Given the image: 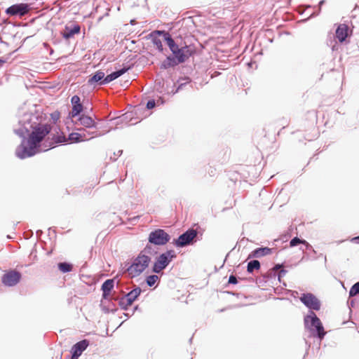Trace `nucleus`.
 I'll use <instances>...</instances> for the list:
<instances>
[{
  "mask_svg": "<svg viewBox=\"0 0 359 359\" xmlns=\"http://www.w3.org/2000/svg\"><path fill=\"white\" fill-rule=\"evenodd\" d=\"M18 123L13 126V133L21 138L15 149V156L25 159L37 154L40 143L51 133L53 126L45 123L46 116L36 109L18 112Z\"/></svg>",
  "mask_w": 359,
  "mask_h": 359,
  "instance_id": "nucleus-1",
  "label": "nucleus"
},
{
  "mask_svg": "<svg viewBox=\"0 0 359 359\" xmlns=\"http://www.w3.org/2000/svg\"><path fill=\"white\" fill-rule=\"evenodd\" d=\"M157 33L163 34V39L171 52V54L168 55L160 64V69L166 70L175 68L185 62L196 53L195 48L187 45L185 42L182 41L181 37L173 38L168 32H157Z\"/></svg>",
  "mask_w": 359,
  "mask_h": 359,
  "instance_id": "nucleus-2",
  "label": "nucleus"
},
{
  "mask_svg": "<svg viewBox=\"0 0 359 359\" xmlns=\"http://www.w3.org/2000/svg\"><path fill=\"white\" fill-rule=\"evenodd\" d=\"M305 330L309 332L310 337L317 339L320 342L325 338L327 332L320 319L315 312H308L304 317Z\"/></svg>",
  "mask_w": 359,
  "mask_h": 359,
  "instance_id": "nucleus-3",
  "label": "nucleus"
},
{
  "mask_svg": "<svg viewBox=\"0 0 359 359\" xmlns=\"http://www.w3.org/2000/svg\"><path fill=\"white\" fill-rule=\"evenodd\" d=\"M151 261L150 256L139 253L131 264L125 263V271L132 278L137 277L149 267Z\"/></svg>",
  "mask_w": 359,
  "mask_h": 359,
  "instance_id": "nucleus-4",
  "label": "nucleus"
},
{
  "mask_svg": "<svg viewBox=\"0 0 359 359\" xmlns=\"http://www.w3.org/2000/svg\"><path fill=\"white\" fill-rule=\"evenodd\" d=\"M177 255L173 250H168L156 257L151 271L160 273L165 270Z\"/></svg>",
  "mask_w": 359,
  "mask_h": 359,
  "instance_id": "nucleus-5",
  "label": "nucleus"
},
{
  "mask_svg": "<svg viewBox=\"0 0 359 359\" xmlns=\"http://www.w3.org/2000/svg\"><path fill=\"white\" fill-rule=\"evenodd\" d=\"M197 235V229L189 228L180 234L177 238H174L172 243L177 248L191 245L196 242Z\"/></svg>",
  "mask_w": 359,
  "mask_h": 359,
  "instance_id": "nucleus-6",
  "label": "nucleus"
},
{
  "mask_svg": "<svg viewBox=\"0 0 359 359\" xmlns=\"http://www.w3.org/2000/svg\"><path fill=\"white\" fill-rule=\"evenodd\" d=\"M67 142V138L62 133L61 135H55L50 133L40 143V147L37 154L42 151H47L55 148L57 144H65Z\"/></svg>",
  "mask_w": 359,
  "mask_h": 359,
  "instance_id": "nucleus-7",
  "label": "nucleus"
},
{
  "mask_svg": "<svg viewBox=\"0 0 359 359\" xmlns=\"http://www.w3.org/2000/svg\"><path fill=\"white\" fill-rule=\"evenodd\" d=\"M171 236L162 229H155L148 235L147 241L154 246H163L170 242Z\"/></svg>",
  "mask_w": 359,
  "mask_h": 359,
  "instance_id": "nucleus-8",
  "label": "nucleus"
},
{
  "mask_svg": "<svg viewBox=\"0 0 359 359\" xmlns=\"http://www.w3.org/2000/svg\"><path fill=\"white\" fill-rule=\"evenodd\" d=\"M77 130L79 133L72 132L69 134L67 141L70 143H79L100 135V133L97 130L90 132L83 128H79Z\"/></svg>",
  "mask_w": 359,
  "mask_h": 359,
  "instance_id": "nucleus-9",
  "label": "nucleus"
},
{
  "mask_svg": "<svg viewBox=\"0 0 359 359\" xmlns=\"http://www.w3.org/2000/svg\"><path fill=\"white\" fill-rule=\"evenodd\" d=\"M299 300L309 309L308 312L318 311L321 308L320 299L311 292L302 293Z\"/></svg>",
  "mask_w": 359,
  "mask_h": 359,
  "instance_id": "nucleus-10",
  "label": "nucleus"
},
{
  "mask_svg": "<svg viewBox=\"0 0 359 359\" xmlns=\"http://www.w3.org/2000/svg\"><path fill=\"white\" fill-rule=\"evenodd\" d=\"M31 6L26 3L13 4L6 9V13L9 16L22 17L31 10Z\"/></svg>",
  "mask_w": 359,
  "mask_h": 359,
  "instance_id": "nucleus-11",
  "label": "nucleus"
},
{
  "mask_svg": "<svg viewBox=\"0 0 359 359\" xmlns=\"http://www.w3.org/2000/svg\"><path fill=\"white\" fill-rule=\"evenodd\" d=\"M22 274L17 270H9L1 277L2 283L8 287L16 285L21 280Z\"/></svg>",
  "mask_w": 359,
  "mask_h": 359,
  "instance_id": "nucleus-12",
  "label": "nucleus"
},
{
  "mask_svg": "<svg viewBox=\"0 0 359 359\" xmlns=\"http://www.w3.org/2000/svg\"><path fill=\"white\" fill-rule=\"evenodd\" d=\"M90 342L88 339H85L76 342L71 348V358L78 359L82 353L88 348Z\"/></svg>",
  "mask_w": 359,
  "mask_h": 359,
  "instance_id": "nucleus-13",
  "label": "nucleus"
},
{
  "mask_svg": "<svg viewBox=\"0 0 359 359\" xmlns=\"http://www.w3.org/2000/svg\"><path fill=\"white\" fill-rule=\"evenodd\" d=\"M72 111L69 113L68 117L69 118H74L80 115L83 111V105L81 102V99L79 95H74L71 98Z\"/></svg>",
  "mask_w": 359,
  "mask_h": 359,
  "instance_id": "nucleus-14",
  "label": "nucleus"
},
{
  "mask_svg": "<svg viewBox=\"0 0 359 359\" xmlns=\"http://www.w3.org/2000/svg\"><path fill=\"white\" fill-rule=\"evenodd\" d=\"M81 32V26L77 23L66 25L63 31L61 32L62 37L68 40L72 38L75 34H79Z\"/></svg>",
  "mask_w": 359,
  "mask_h": 359,
  "instance_id": "nucleus-15",
  "label": "nucleus"
},
{
  "mask_svg": "<svg viewBox=\"0 0 359 359\" xmlns=\"http://www.w3.org/2000/svg\"><path fill=\"white\" fill-rule=\"evenodd\" d=\"M133 66V65H123L122 68H121V69H119L118 70H116V71L111 72L109 74H107L105 76V79H104L105 84H108L110 82H111V81H114L115 79H118V77L121 76L125 73H126L130 69H131Z\"/></svg>",
  "mask_w": 359,
  "mask_h": 359,
  "instance_id": "nucleus-16",
  "label": "nucleus"
},
{
  "mask_svg": "<svg viewBox=\"0 0 359 359\" xmlns=\"http://www.w3.org/2000/svg\"><path fill=\"white\" fill-rule=\"evenodd\" d=\"M113 299L114 300V298L112 299L111 297H110V296L109 297V299H104L102 298V299L100 301V306L101 308V310L104 313H114L115 312L117 311L118 309H117L116 304L113 302Z\"/></svg>",
  "mask_w": 359,
  "mask_h": 359,
  "instance_id": "nucleus-17",
  "label": "nucleus"
},
{
  "mask_svg": "<svg viewBox=\"0 0 359 359\" xmlns=\"http://www.w3.org/2000/svg\"><path fill=\"white\" fill-rule=\"evenodd\" d=\"M105 74L101 70L95 72L88 80V84L90 86H104L105 84Z\"/></svg>",
  "mask_w": 359,
  "mask_h": 359,
  "instance_id": "nucleus-18",
  "label": "nucleus"
},
{
  "mask_svg": "<svg viewBox=\"0 0 359 359\" xmlns=\"http://www.w3.org/2000/svg\"><path fill=\"white\" fill-rule=\"evenodd\" d=\"M114 287V279L109 278L107 279L103 282L101 285V290L102 291V299H107L110 296L112 290Z\"/></svg>",
  "mask_w": 359,
  "mask_h": 359,
  "instance_id": "nucleus-19",
  "label": "nucleus"
},
{
  "mask_svg": "<svg viewBox=\"0 0 359 359\" xmlns=\"http://www.w3.org/2000/svg\"><path fill=\"white\" fill-rule=\"evenodd\" d=\"M337 39L340 43H344L348 36V27L346 24H339L335 31Z\"/></svg>",
  "mask_w": 359,
  "mask_h": 359,
  "instance_id": "nucleus-20",
  "label": "nucleus"
},
{
  "mask_svg": "<svg viewBox=\"0 0 359 359\" xmlns=\"http://www.w3.org/2000/svg\"><path fill=\"white\" fill-rule=\"evenodd\" d=\"M274 248H268V247H260L255 248L253 250L248 256V258L255 257L260 258L262 257L270 255L273 252Z\"/></svg>",
  "mask_w": 359,
  "mask_h": 359,
  "instance_id": "nucleus-21",
  "label": "nucleus"
},
{
  "mask_svg": "<svg viewBox=\"0 0 359 359\" xmlns=\"http://www.w3.org/2000/svg\"><path fill=\"white\" fill-rule=\"evenodd\" d=\"M157 32H166V31L165 30H156V31L152 32L149 35L150 38L151 39V42L156 47V49L159 52L163 53L164 49L163 47L162 41L159 39V36L163 37V34H158Z\"/></svg>",
  "mask_w": 359,
  "mask_h": 359,
  "instance_id": "nucleus-22",
  "label": "nucleus"
},
{
  "mask_svg": "<svg viewBox=\"0 0 359 359\" xmlns=\"http://www.w3.org/2000/svg\"><path fill=\"white\" fill-rule=\"evenodd\" d=\"M78 121L81 126L87 128H95L97 127L96 122L89 116L80 115L78 118Z\"/></svg>",
  "mask_w": 359,
  "mask_h": 359,
  "instance_id": "nucleus-23",
  "label": "nucleus"
},
{
  "mask_svg": "<svg viewBox=\"0 0 359 359\" xmlns=\"http://www.w3.org/2000/svg\"><path fill=\"white\" fill-rule=\"evenodd\" d=\"M142 292V289L140 287H135L133 290L126 293L123 297L125 300L128 301L132 304L138 298Z\"/></svg>",
  "mask_w": 359,
  "mask_h": 359,
  "instance_id": "nucleus-24",
  "label": "nucleus"
},
{
  "mask_svg": "<svg viewBox=\"0 0 359 359\" xmlns=\"http://www.w3.org/2000/svg\"><path fill=\"white\" fill-rule=\"evenodd\" d=\"M191 83V79L189 76L179 78L177 81V86L175 90H172V94L174 95L178 93L180 90H183L187 85H189Z\"/></svg>",
  "mask_w": 359,
  "mask_h": 359,
  "instance_id": "nucleus-25",
  "label": "nucleus"
},
{
  "mask_svg": "<svg viewBox=\"0 0 359 359\" xmlns=\"http://www.w3.org/2000/svg\"><path fill=\"white\" fill-rule=\"evenodd\" d=\"M153 243H151L147 241V243L146 244L145 247L140 251V253L143 254L144 255H156L158 254V251L155 250L154 248Z\"/></svg>",
  "mask_w": 359,
  "mask_h": 359,
  "instance_id": "nucleus-26",
  "label": "nucleus"
},
{
  "mask_svg": "<svg viewBox=\"0 0 359 359\" xmlns=\"http://www.w3.org/2000/svg\"><path fill=\"white\" fill-rule=\"evenodd\" d=\"M261 267L259 261L253 259L248 262L247 265V271L248 273H252L255 270H259Z\"/></svg>",
  "mask_w": 359,
  "mask_h": 359,
  "instance_id": "nucleus-27",
  "label": "nucleus"
},
{
  "mask_svg": "<svg viewBox=\"0 0 359 359\" xmlns=\"http://www.w3.org/2000/svg\"><path fill=\"white\" fill-rule=\"evenodd\" d=\"M57 268L62 273H69L72 271L73 264L69 262H62L57 264Z\"/></svg>",
  "mask_w": 359,
  "mask_h": 359,
  "instance_id": "nucleus-28",
  "label": "nucleus"
},
{
  "mask_svg": "<svg viewBox=\"0 0 359 359\" xmlns=\"http://www.w3.org/2000/svg\"><path fill=\"white\" fill-rule=\"evenodd\" d=\"M325 0H320L318 4V11L311 13L306 19L303 20V22H306L309 20L318 16L321 12V7L325 4Z\"/></svg>",
  "mask_w": 359,
  "mask_h": 359,
  "instance_id": "nucleus-29",
  "label": "nucleus"
},
{
  "mask_svg": "<svg viewBox=\"0 0 359 359\" xmlns=\"http://www.w3.org/2000/svg\"><path fill=\"white\" fill-rule=\"evenodd\" d=\"M131 116L132 114L130 113H126L120 116L115 118L114 120L116 121L115 123L116 125L123 123H128L129 119H131Z\"/></svg>",
  "mask_w": 359,
  "mask_h": 359,
  "instance_id": "nucleus-30",
  "label": "nucleus"
},
{
  "mask_svg": "<svg viewBox=\"0 0 359 359\" xmlns=\"http://www.w3.org/2000/svg\"><path fill=\"white\" fill-rule=\"evenodd\" d=\"M159 280V277L156 274L149 275L145 278V282L149 287H153Z\"/></svg>",
  "mask_w": 359,
  "mask_h": 359,
  "instance_id": "nucleus-31",
  "label": "nucleus"
},
{
  "mask_svg": "<svg viewBox=\"0 0 359 359\" xmlns=\"http://www.w3.org/2000/svg\"><path fill=\"white\" fill-rule=\"evenodd\" d=\"M114 300L118 301V305L120 308L124 311H127L128 309V307L132 305L130 302H128V301L125 300L123 297H114Z\"/></svg>",
  "mask_w": 359,
  "mask_h": 359,
  "instance_id": "nucleus-32",
  "label": "nucleus"
},
{
  "mask_svg": "<svg viewBox=\"0 0 359 359\" xmlns=\"http://www.w3.org/2000/svg\"><path fill=\"white\" fill-rule=\"evenodd\" d=\"M359 294V281L354 283L349 290V297H355Z\"/></svg>",
  "mask_w": 359,
  "mask_h": 359,
  "instance_id": "nucleus-33",
  "label": "nucleus"
},
{
  "mask_svg": "<svg viewBox=\"0 0 359 359\" xmlns=\"http://www.w3.org/2000/svg\"><path fill=\"white\" fill-rule=\"evenodd\" d=\"M304 239L299 238L297 236L294 237L291 239L290 241V247H295L298 245L299 244H302Z\"/></svg>",
  "mask_w": 359,
  "mask_h": 359,
  "instance_id": "nucleus-34",
  "label": "nucleus"
},
{
  "mask_svg": "<svg viewBox=\"0 0 359 359\" xmlns=\"http://www.w3.org/2000/svg\"><path fill=\"white\" fill-rule=\"evenodd\" d=\"M276 276V271L273 270V269H271L268 271V272L264 276V278L266 279H271L273 278H275Z\"/></svg>",
  "mask_w": 359,
  "mask_h": 359,
  "instance_id": "nucleus-35",
  "label": "nucleus"
},
{
  "mask_svg": "<svg viewBox=\"0 0 359 359\" xmlns=\"http://www.w3.org/2000/svg\"><path fill=\"white\" fill-rule=\"evenodd\" d=\"M156 106V102L154 99H150L147 102L146 108L147 109H152Z\"/></svg>",
  "mask_w": 359,
  "mask_h": 359,
  "instance_id": "nucleus-36",
  "label": "nucleus"
},
{
  "mask_svg": "<svg viewBox=\"0 0 359 359\" xmlns=\"http://www.w3.org/2000/svg\"><path fill=\"white\" fill-rule=\"evenodd\" d=\"M60 116V114L58 111H55L50 114L51 119L53 120V123H56Z\"/></svg>",
  "mask_w": 359,
  "mask_h": 359,
  "instance_id": "nucleus-37",
  "label": "nucleus"
},
{
  "mask_svg": "<svg viewBox=\"0 0 359 359\" xmlns=\"http://www.w3.org/2000/svg\"><path fill=\"white\" fill-rule=\"evenodd\" d=\"M238 283V278L234 275H230L229 277L228 284L236 285Z\"/></svg>",
  "mask_w": 359,
  "mask_h": 359,
  "instance_id": "nucleus-38",
  "label": "nucleus"
},
{
  "mask_svg": "<svg viewBox=\"0 0 359 359\" xmlns=\"http://www.w3.org/2000/svg\"><path fill=\"white\" fill-rule=\"evenodd\" d=\"M123 153V150H118L117 152L114 153V156H110V159L112 161H116L117 158L120 156Z\"/></svg>",
  "mask_w": 359,
  "mask_h": 359,
  "instance_id": "nucleus-39",
  "label": "nucleus"
},
{
  "mask_svg": "<svg viewBox=\"0 0 359 359\" xmlns=\"http://www.w3.org/2000/svg\"><path fill=\"white\" fill-rule=\"evenodd\" d=\"M287 271L285 269H283L279 271V273L278 274V280L280 283L281 282L282 277H283L287 273Z\"/></svg>",
  "mask_w": 359,
  "mask_h": 359,
  "instance_id": "nucleus-40",
  "label": "nucleus"
},
{
  "mask_svg": "<svg viewBox=\"0 0 359 359\" xmlns=\"http://www.w3.org/2000/svg\"><path fill=\"white\" fill-rule=\"evenodd\" d=\"M303 242L304 243H302V245L305 246L306 250H312L313 252H316L313 247L306 240H304Z\"/></svg>",
  "mask_w": 359,
  "mask_h": 359,
  "instance_id": "nucleus-41",
  "label": "nucleus"
},
{
  "mask_svg": "<svg viewBox=\"0 0 359 359\" xmlns=\"http://www.w3.org/2000/svg\"><path fill=\"white\" fill-rule=\"evenodd\" d=\"M9 57H0V67H1L6 62L8 61Z\"/></svg>",
  "mask_w": 359,
  "mask_h": 359,
  "instance_id": "nucleus-42",
  "label": "nucleus"
},
{
  "mask_svg": "<svg viewBox=\"0 0 359 359\" xmlns=\"http://www.w3.org/2000/svg\"><path fill=\"white\" fill-rule=\"evenodd\" d=\"M283 266V264H276L275 266L272 268L273 270L277 271L279 270L282 266Z\"/></svg>",
  "mask_w": 359,
  "mask_h": 359,
  "instance_id": "nucleus-43",
  "label": "nucleus"
},
{
  "mask_svg": "<svg viewBox=\"0 0 359 359\" xmlns=\"http://www.w3.org/2000/svg\"><path fill=\"white\" fill-rule=\"evenodd\" d=\"M347 304H348V307H349V309H350L351 307H353V306H354V305H355V302H354V300H353V299H352V300H348V302H347Z\"/></svg>",
  "mask_w": 359,
  "mask_h": 359,
  "instance_id": "nucleus-44",
  "label": "nucleus"
},
{
  "mask_svg": "<svg viewBox=\"0 0 359 359\" xmlns=\"http://www.w3.org/2000/svg\"><path fill=\"white\" fill-rule=\"evenodd\" d=\"M359 8V6H357V5L355 6V8H353V10L351 11V18H355V15L353 13H354V12L357 10V8Z\"/></svg>",
  "mask_w": 359,
  "mask_h": 359,
  "instance_id": "nucleus-45",
  "label": "nucleus"
},
{
  "mask_svg": "<svg viewBox=\"0 0 359 359\" xmlns=\"http://www.w3.org/2000/svg\"><path fill=\"white\" fill-rule=\"evenodd\" d=\"M352 241H353L356 243H359V236L353 238Z\"/></svg>",
  "mask_w": 359,
  "mask_h": 359,
  "instance_id": "nucleus-46",
  "label": "nucleus"
},
{
  "mask_svg": "<svg viewBox=\"0 0 359 359\" xmlns=\"http://www.w3.org/2000/svg\"><path fill=\"white\" fill-rule=\"evenodd\" d=\"M139 310V306L136 305L133 307V314L136 311Z\"/></svg>",
  "mask_w": 359,
  "mask_h": 359,
  "instance_id": "nucleus-47",
  "label": "nucleus"
},
{
  "mask_svg": "<svg viewBox=\"0 0 359 359\" xmlns=\"http://www.w3.org/2000/svg\"><path fill=\"white\" fill-rule=\"evenodd\" d=\"M225 292L227 293V294H231V295H236V296L238 295V293H235L233 292L226 291Z\"/></svg>",
  "mask_w": 359,
  "mask_h": 359,
  "instance_id": "nucleus-48",
  "label": "nucleus"
},
{
  "mask_svg": "<svg viewBox=\"0 0 359 359\" xmlns=\"http://www.w3.org/2000/svg\"><path fill=\"white\" fill-rule=\"evenodd\" d=\"M43 231L41 230H37L36 231V235L37 236H39L41 234H42Z\"/></svg>",
  "mask_w": 359,
  "mask_h": 359,
  "instance_id": "nucleus-49",
  "label": "nucleus"
},
{
  "mask_svg": "<svg viewBox=\"0 0 359 359\" xmlns=\"http://www.w3.org/2000/svg\"><path fill=\"white\" fill-rule=\"evenodd\" d=\"M123 315L127 318H128L130 316V315L128 313H123Z\"/></svg>",
  "mask_w": 359,
  "mask_h": 359,
  "instance_id": "nucleus-50",
  "label": "nucleus"
},
{
  "mask_svg": "<svg viewBox=\"0 0 359 359\" xmlns=\"http://www.w3.org/2000/svg\"><path fill=\"white\" fill-rule=\"evenodd\" d=\"M279 242H281L280 239H275L273 242V245L275 244V243H279Z\"/></svg>",
  "mask_w": 359,
  "mask_h": 359,
  "instance_id": "nucleus-51",
  "label": "nucleus"
},
{
  "mask_svg": "<svg viewBox=\"0 0 359 359\" xmlns=\"http://www.w3.org/2000/svg\"><path fill=\"white\" fill-rule=\"evenodd\" d=\"M305 11H306V10L301 11L299 9V13L300 15H303L305 13Z\"/></svg>",
  "mask_w": 359,
  "mask_h": 359,
  "instance_id": "nucleus-52",
  "label": "nucleus"
},
{
  "mask_svg": "<svg viewBox=\"0 0 359 359\" xmlns=\"http://www.w3.org/2000/svg\"><path fill=\"white\" fill-rule=\"evenodd\" d=\"M209 173H210V175H214L212 170H211V172H210Z\"/></svg>",
  "mask_w": 359,
  "mask_h": 359,
  "instance_id": "nucleus-53",
  "label": "nucleus"
},
{
  "mask_svg": "<svg viewBox=\"0 0 359 359\" xmlns=\"http://www.w3.org/2000/svg\"><path fill=\"white\" fill-rule=\"evenodd\" d=\"M311 7H312V6H311V5H307V6H306V8H311Z\"/></svg>",
  "mask_w": 359,
  "mask_h": 359,
  "instance_id": "nucleus-54",
  "label": "nucleus"
},
{
  "mask_svg": "<svg viewBox=\"0 0 359 359\" xmlns=\"http://www.w3.org/2000/svg\"><path fill=\"white\" fill-rule=\"evenodd\" d=\"M192 339H193V337H191V338H190V339H189V342H190V343L191 342Z\"/></svg>",
  "mask_w": 359,
  "mask_h": 359,
  "instance_id": "nucleus-55",
  "label": "nucleus"
},
{
  "mask_svg": "<svg viewBox=\"0 0 359 359\" xmlns=\"http://www.w3.org/2000/svg\"><path fill=\"white\" fill-rule=\"evenodd\" d=\"M130 23H131L132 25H133V23H134V20H131V21H130Z\"/></svg>",
  "mask_w": 359,
  "mask_h": 359,
  "instance_id": "nucleus-56",
  "label": "nucleus"
}]
</instances>
